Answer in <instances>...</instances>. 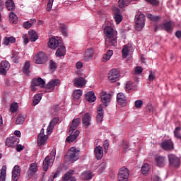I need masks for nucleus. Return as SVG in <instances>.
I'll return each mask as SVG.
<instances>
[{"label": "nucleus", "mask_w": 181, "mask_h": 181, "mask_svg": "<svg viewBox=\"0 0 181 181\" xmlns=\"http://www.w3.org/2000/svg\"><path fill=\"white\" fill-rule=\"evenodd\" d=\"M16 38L13 37H5L4 39V45L5 46H9L10 43H15Z\"/></svg>", "instance_id": "nucleus-34"}, {"label": "nucleus", "mask_w": 181, "mask_h": 181, "mask_svg": "<svg viewBox=\"0 0 181 181\" xmlns=\"http://www.w3.org/2000/svg\"><path fill=\"white\" fill-rule=\"evenodd\" d=\"M162 28L166 32H170L173 29V23L172 21H168L163 24Z\"/></svg>", "instance_id": "nucleus-32"}, {"label": "nucleus", "mask_w": 181, "mask_h": 181, "mask_svg": "<svg viewBox=\"0 0 181 181\" xmlns=\"http://www.w3.org/2000/svg\"><path fill=\"white\" fill-rule=\"evenodd\" d=\"M150 74L148 76V80L149 81H153L155 80V75L152 73V71H149Z\"/></svg>", "instance_id": "nucleus-62"}, {"label": "nucleus", "mask_w": 181, "mask_h": 181, "mask_svg": "<svg viewBox=\"0 0 181 181\" xmlns=\"http://www.w3.org/2000/svg\"><path fill=\"white\" fill-rule=\"evenodd\" d=\"M155 163L158 168H163L166 165V159L162 156L155 157Z\"/></svg>", "instance_id": "nucleus-15"}, {"label": "nucleus", "mask_w": 181, "mask_h": 181, "mask_svg": "<svg viewBox=\"0 0 181 181\" xmlns=\"http://www.w3.org/2000/svg\"><path fill=\"white\" fill-rule=\"evenodd\" d=\"M104 34L105 37V42L110 43L112 46H117V37L115 36V31L111 26H106L104 28Z\"/></svg>", "instance_id": "nucleus-1"}, {"label": "nucleus", "mask_w": 181, "mask_h": 181, "mask_svg": "<svg viewBox=\"0 0 181 181\" xmlns=\"http://www.w3.org/2000/svg\"><path fill=\"white\" fill-rule=\"evenodd\" d=\"M49 67V70H51V71H54V70H56V69H57L56 62H54L53 61H50Z\"/></svg>", "instance_id": "nucleus-50"}, {"label": "nucleus", "mask_w": 181, "mask_h": 181, "mask_svg": "<svg viewBox=\"0 0 181 181\" xmlns=\"http://www.w3.org/2000/svg\"><path fill=\"white\" fill-rule=\"evenodd\" d=\"M148 19H150V21H153V22H158L160 19V16H153L152 14H147Z\"/></svg>", "instance_id": "nucleus-46"}, {"label": "nucleus", "mask_w": 181, "mask_h": 181, "mask_svg": "<svg viewBox=\"0 0 181 181\" xmlns=\"http://www.w3.org/2000/svg\"><path fill=\"white\" fill-rule=\"evenodd\" d=\"M146 2H148V4H151V5H158L159 4V1L158 0H145Z\"/></svg>", "instance_id": "nucleus-61"}, {"label": "nucleus", "mask_w": 181, "mask_h": 181, "mask_svg": "<svg viewBox=\"0 0 181 181\" xmlns=\"http://www.w3.org/2000/svg\"><path fill=\"white\" fill-rule=\"evenodd\" d=\"M115 21L117 25H119V23H121V22H122V16H121V14L115 13Z\"/></svg>", "instance_id": "nucleus-49"}, {"label": "nucleus", "mask_w": 181, "mask_h": 181, "mask_svg": "<svg viewBox=\"0 0 181 181\" xmlns=\"http://www.w3.org/2000/svg\"><path fill=\"white\" fill-rule=\"evenodd\" d=\"M120 77L119 71L117 69H113L108 73L107 79L110 83H117Z\"/></svg>", "instance_id": "nucleus-4"}, {"label": "nucleus", "mask_w": 181, "mask_h": 181, "mask_svg": "<svg viewBox=\"0 0 181 181\" xmlns=\"http://www.w3.org/2000/svg\"><path fill=\"white\" fill-rule=\"evenodd\" d=\"M94 56V49L93 48H88L85 51L83 59L85 62H88L93 59Z\"/></svg>", "instance_id": "nucleus-21"}, {"label": "nucleus", "mask_w": 181, "mask_h": 181, "mask_svg": "<svg viewBox=\"0 0 181 181\" xmlns=\"http://www.w3.org/2000/svg\"><path fill=\"white\" fill-rule=\"evenodd\" d=\"M59 122V118L58 117H55L54 118L49 124H52L53 126L56 125V124H57Z\"/></svg>", "instance_id": "nucleus-63"}, {"label": "nucleus", "mask_w": 181, "mask_h": 181, "mask_svg": "<svg viewBox=\"0 0 181 181\" xmlns=\"http://www.w3.org/2000/svg\"><path fill=\"white\" fill-rule=\"evenodd\" d=\"M59 30L62 32L64 36H67V25L64 24H60Z\"/></svg>", "instance_id": "nucleus-43"}, {"label": "nucleus", "mask_w": 181, "mask_h": 181, "mask_svg": "<svg viewBox=\"0 0 181 181\" xmlns=\"http://www.w3.org/2000/svg\"><path fill=\"white\" fill-rule=\"evenodd\" d=\"M60 84V80L53 79L50 81L45 86V93H52L54 90V87Z\"/></svg>", "instance_id": "nucleus-7"}, {"label": "nucleus", "mask_w": 181, "mask_h": 181, "mask_svg": "<svg viewBox=\"0 0 181 181\" xmlns=\"http://www.w3.org/2000/svg\"><path fill=\"white\" fill-rule=\"evenodd\" d=\"M86 98L88 103H94L95 100H97V97H95V94L93 91L88 92L86 93Z\"/></svg>", "instance_id": "nucleus-29"}, {"label": "nucleus", "mask_w": 181, "mask_h": 181, "mask_svg": "<svg viewBox=\"0 0 181 181\" xmlns=\"http://www.w3.org/2000/svg\"><path fill=\"white\" fill-rule=\"evenodd\" d=\"M56 159V150H52L50 153V156H47L43 160V170L45 172H47L49 170V166H52L53 165V162Z\"/></svg>", "instance_id": "nucleus-2"}, {"label": "nucleus", "mask_w": 181, "mask_h": 181, "mask_svg": "<svg viewBox=\"0 0 181 181\" xmlns=\"http://www.w3.org/2000/svg\"><path fill=\"white\" fill-rule=\"evenodd\" d=\"M114 54V51L108 50L106 54H105L102 58V62L103 63H107L108 60L111 59V57Z\"/></svg>", "instance_id": "nucleus-31"}, {"label": "nucleus", "mask_w": 181, "mask_h": 181, "mask_svg": "<svg viewBox=\"0 0 181 181\" xmlns=\"http://www.w3.org/2000/svg\"><path fill=\"white\" fill-rule=\"evenodd\" d=\"M168 159L170 165H171L173 168H179L180 166V158H177L176 156L169 154Z\"/></svg>", "instance_id": "nucleus-8"}, {"label": "nucleus", "mask_w": 181, "mask_h": 181, "mask_svg": "<svg viewBox=\"0 0 181 181\" xmlns=\"http://www.w3.org/2000/svg\"><path fill=\"white\" fill-rule=\"evenodd\" d=\"M90 121H91V116L90 113H86L82 117V124L85 125V127H88L90 125Z\"/></svg>", "instance_id": "nucleus-28"}, {"label": "nucleus", "mask_w": 181, "mask_h": 181, "mask_svg": "<svg viewBox=\"0 0 181 181\" xmlns=\"http://www.w3.org/2000/svg\"><path fill=\"white\" fill-rule=\"evenodd\" d=\"M46 136L45 135V129H42L40 133L38 134L37 145L42 146L46 142Z\"/></svg>", "instance_id": "nucleus-20"}, {"label": "nucleus", "mask_w": 181, "mask_h": 181, "mask_svg": "<svg viewBox=\"0 0 181 181\" xmlns=\"http://www.w3.org/2000/svg\"><path fill=\"white\" fill-rule=\"evenodd\" d=\"M80 151L77 150L76 147H71L68 151V156L69 158V160L71 162H76V160H78Z\"/></svg>", "instance_id": "nucleus-6"}, {"label": "nucleus", "mask_w": 181, "mask_h": 181, "mask_svg": "<svg viewBox=\"0 0 181 181\" xmlns=\"http://www.w3.org/2000/svg\"><path fill=\"white\" fill-rule=\"evenodd\" d=\"M97 117L96 120L98 124H101L103 122V119H104V110L103 109V105H100L97 107Z\"/></svg>", "instance_id": "nucleus-14"}, {"label": "nucleus", "mask_w": 181, "mask_h": 181, "mask_svg": "<svg viewBox=\"0 0 181 181\" xmlns=\"http://www.w3.org/2000/svg\"><path fill=\"white\" fill-rule=\"evenodd\" d=\"M129 177V170H128V168L125 167H122L118 173L117 180L128 181Z\"/></svg>", "instance_id": "nucleus-5"}, {"label": "nucleus", "mask_w": 181, "mask_h": 181, "mask_svg": "<svg viewBox=\"0 0 181 181\" xmlns=\"http://www.w3.org/2000/svg\"><path fill=\"white\" fill-rule=\"evenodd\" d=\"M62 44V40H56V38H51L49 40L48 46L50 49H53L54 50L57 49V47H60Z\"/></svg>", "instance_id": "nucleus-13"}, {"label": "nucleus", "mask_w": 181, "mask_h": 181, "mask_svg": "<svg viewBox=\"0 0 181 181\" xmlns=\"http://www.w3.org/2000/svg\"><path fill=\"white\" fill-rule=\"evenodd\" d=\"M142 71H144V69H142L141 66H137L134 69V74H141Z\"/></svg>", "instance_id": "nucleus-55"}, {"label": "nucleus", "mask_w": 181, "mask_h": 181, "mask_svg": "<svg viewBox=\"0 0 181 181\" xmlns=\"http://www.w3.org/2000/svg\"><path fill=\"white\" fill-rule=\"evenodd\" d=\"M161 146L165 151H170L173 149V142L170 140H165L162 143Z\"/></svg>", "instance_id": "nucleus-25"}, {"label": "nucleus", "mask_w": 181, "mask_h": 181, "mask_svg": "<svg viewBox=\"0 0 181 181\" xmlns=\"http://www.w3.org/2000/svg\"><path fill=\"white\" fill-rule=\"evenodd\" d=\"M21 176V167L15 165L12 171V179L13 181H18Z\"/></svg>", "instance_id": "nucleus-18"}, {"label": "nucleus", "mask_w": 181, "mask_h": 181, "mask_svg": "<svg viewBox=\"0 0 181 181\" xmlns=\"http://www.w3.org/2000/svg\"><path fill=\"white\" fill-rule=\"evenodd\" d=\"M22 37L24 42V45H28V43H29V38H28V35L24 34L23 35Z\"/></svg>", "instance_id": "nucleus-60"}, {"label": "nucleus", "mask_w": 181, "mask_h": 181, "mask_svg": "<svg viewBox=\"0 0 181 181\" xmlns=\"http://www.w3.org/2000/svg\"><path fill=\"white\" fill-rule=\"evenodd\" d=\"M59 175H60V170H57L55 173H52L51 175V177H52L54 179H56V177H57V176H59Z\"/></svg>", "instance_id": "nucleus-64"}, {"label": "nucleus", "mask_w": 181, "mask_h": 181, "mask_svg": "<svg viewBox=\"0 0 181 181\" xmlns=\"http://www.w3.org/2000/svg\"><path fill=\"white\" fill-rule=\"evenodd\" d=\"M40 100H42V95L40 94L35 95L33 101V105H37V104L40 103Z\"/></svg>", "instance_id": "nucleus-44"}, {"label": "nucleus", "mask_w": 181, "mask_h": 181, "mask_svg": "<svg viewBox=\"0 0 181 181\" xmlns=\"http://www.w3.org/2000/svg\"><path fill=\"white\" fill-rule=\"evenodd\" d=\"M78 135H80V131L76 130L73 134H70V135L66 139V142H68V144L74 142V141H76L78 137Z\"/></svg>", "instance_id": "nucleus-23"}, {"label": "nucleus", "mask_w": 181, "mask_h": 181, "mask_svg": "<svg viewBox=\"0 0 181 181\" xmlns=\"http://www.w3.org/2000/svg\"><path fill=\"white\" fill-rule=\"evenodd\" d=\"M149 164L145 163L144 165H142L141 167V173L143 175H146L149 172Z\"/></svg>", "instance_id": "nucleus-45"}, {"label": "nucleus", "mask_w": 181, "mask_h": 181, "mask_svg": "<svg viewBox=\"0 0 181 181\" xmlns=\"http://www.w3.org/2000/svg\"><path fill=\"white\" fill-rule=\"evenodd\" d=\"M11 59L13 62V63H19V56H18V54H14L11 57Z\"/></svg>", "instance_id": "nucleus-59"}, {"label": "nucleus", "mask_w": 181, "mask_h": 181, "mask_svg": "<svg viewBox=\"0 0 181 181\" xmlns=\"http://www.w3.org/2000/svg\"><path fill=\"white\" fill-rule=\"evenodd\" d=\"M126 89L128 90V91H131V90H134V83L129 81L126 84Z\"/></svg>", "instance_id": "nucleus-54"}, {"label": "nucleus", "mask_w": 181, "mask_h": 181, "mask_svg": "<svg viewBox=\"0 0 181 181\" xmlns=\"http://www.w3.org/2000/svg\"><path fill=\"white\" fill-rule=\"evenodd\" d=\"M94 153L98 160L103 159V156L104 155V150H103V147H101V146H96L94 149Z\"/></svg>", "instance_id": "nucleus-19"}, {"label": "nucleus", "mask_w": 181, "mask_h": 181, "mask_svg": "<svg viewBox=\"0 0 181 181\" xmlns=\"http://www.w3.org/2000/svg\"><path fill=\"white\" fill-rule=\"evenodd\" d=\"M74 84L76 87H84L87 84V81L83 77H78L74 80Z\"/></svg>", "instance_id": "nucleus-24"}, {"label": "nucleus", "mask_w": 181, "mask_h": 181, "mask_svg": "<svg viewBox=\"0 0 181 181\" xmlns=\"http://www.w3.org/2000/svg\"><path fill=\"white\" fill-rule=\"evenodd\" d=\"M117 103H119L120 105H122V107H125V105L128 104V101L127 100V97L122 93H119L117 95Z\"/></svg>", "instance_id": "nucleus-16"}, {"label": "nucleus", "mask_w": 181, "mask_h": 181, "mask_svg": "<svg viewBox=\"0 0 181 181\" xmlns=\"http://www.w3.org/2000/svg\"><path fill=\"white\" fill-rule=\"evenodd\" d=\"M106 164L105 163H102L99 167H98V173H103L104 170H105V168H106Z\"/></svg>", "instance_id": "nucleus-51"}, {"label": "nucleus", "mask_w": 181, "mask_h": 181, "mask_svg": "<svg viewBox=\"0 0 181 181\" xmlns=\"http://www.w3.org/2000/svg\"><path fill=\"white\" fill-rule=\"evenodd\" d=\"M180 131H181L180 127L175 128L174 131V135L175 138H177V139H181Z\"/></svg>", "instance_id": "nucleus-47"}, {"label": "nucleus", "mask_w": 181, "mask_h": 181, "mask_svg": "<svg viewBox=\"0 0 181 181\" xmlns=\"http://www.w3.org/2000/svg\"><path fill=\"white\" fill-rule=\"evenodd\" d=\"M35 172H37V164H36V163H33L30 164L27 171V176L30 178L35 175Z\"/></svg>", "instance_id": "nucleus-17"}, {"label": "nucleus", "mask_w": 181, "mask_h": 181, "mask_svg": "<svg viewBox=\"0 0 181 181\" xmlns=\"http://www.w3.org/2000/svg\"><path fill=\"white\" fill-rule=\"evenodd\" d=\"M19 144V139L16 136H11L6 139V146H16Z\"/></svg>", "instance_id": "nucleus-12"}, {"label": "nucleus", "mask_w": 181, "mask_h": 181, "mask_svg": "<svg viewBox=\"0 0 181 181\" xmlns=\"http://www.w3.org/2000/svg\"><path fill=\"white\" fill-rule=\"evenodd\" d=\"M10 68L11 64L8 61H2L0 64V74L6 76V73Z\"/></svg>", "instance_id": "nucleus-11"}, {"label": "nucleus", "mask_w": 181, "mask_h": 181, "mask_svg": "<svg viewBox=\"0 0 181 181\" xmlns=\"http://www.w3.org/2000/svg\"><path fill=\"white\" fill-rule=\"evenodd\" d=\"M81 177L83 180H89L93 177V174L90 171H86L81 175Z\"/></svg>", "instance_id": "nucleus-39"}, {"label": "nucleus", "mask_w": 181, "mask_h": 181, "mask_svg": "<svg viewBox=\"0 0 181 181\" xmlns=\"http://www.w3.org/2000/svg\"><path fill=\"white\" fill-rule=\"evenodd\" d=\"M66 54V47L64 45H61L60 47L56 52V56L57 57H62Z\"/></svg>", "instance_id": "nucleus-30"}, {"label": "nucleus", "mask_w": 181, "mask_h": 181, "mask_svg": "<svg viewBox=\"0 0 181 181\" xmlns=\"http://www.w3.org/2000/svg\"><path fill=\"white\" fill-rule=\"evenodd\" d=\"M130 52H131V45H124L123 49L122 50V54L123 59H127Z\"/></svg>", "instance_id": "nucleus-27"}, {"label": "nucleus", "mask_w": 181, "mask_h": 181, "mask_svg": "<svg viewBox=\"0 0 181 181\" xmlns=\"http://www.w3.org/2000/svg\"><path fill=\"white\" fill-rule=\"evenodd\" d=\"M134 105L137 109L142 108V105H144V102L141 100H136L134 103Z\"/></svg>", "instance_id": "nucleus-52"}, {"label": "nucleus", "mask_w": 181, "mask_h": 181, "mask_svg": "<svg viewBox=\"0 0 181 181\" xmlns=\"http://www.w3.org/2000/svg\"><path fill=\"white\" fill-rule=\"evenodd\" d=\"M18 103H13L10 106V112H16L18 111Z\"/></svg>", "instance_id": "nucleus-48"}, {"label": "nucleus", "mask_w": 181, "mask_h": 181, "mask_svg": "<svg viewBox=\"0 0 181 181\" xmlns=\"http://www.w3.org/2000/svg\"><path fill=\"white\" fill-rule=\"evenodd\" d=\"M28 33L30 36V40H31V42H36L37 39L39 37H37L36 32L33 30H30Z\"/></svg>", "instance_id": "nucleus-38"}, {"label": "nucleus", "mask_w": 181, "mask_h": 181, "mask_svg": "<svg viewBox=\"0 0 181 181\" xmlns=\"http://www.w3.org/2000/svg\"><path fill=\"white\" fill-rule=\"evenodd\" d=\"M53 128H54V126H53L52 124L49 123L47 128V133L48 135H50L52 134V131H53Z\"/></svg>", "instance_id": "nucleus-56"}, {"label": "nucleus", "mask_w": 181, "mask_h": 181, "mask_svg": "<svg viewBox=\"0 0 181 181\" xmlns=\"http://www.w3.org/2000/svg\"><path fill=\"white\" fill-rule=\"evenodd\" d=\"M25 122V117L23 115H19L16 120L17 125H22Z\"/></svg>", "instance_id": "nucleus-42"}, {"label": "nucleus", "mask_w": 181, "mask_h": 181, "mask_svg": "<svg viewBox=\"0 0 181 181\" xmlns=\"http://www.w3.org/2000/svg\"><path fill=\"white\" fill-rule=\"evenodd\" d=\"M6 179V167L3 165L0 172V181H5Z\"/></svg>", "instance_id": "nucleus-37"}, {"label": "nucleus", "mask_w": 181, "mask_h": 181, "mask_svg": "<svg viewBox=\"0 0 181 181\" xmlns=\"http://www.w3.org/2000/svg\"><path fill=\"white\" fill-rule=\"evenodd\" d=\"M83 95V91L80 89L75 90L73 93L74 100H78Z\"/></svg>", "instance_id": "nucleus-40"}, {"label": "nucleus", "mask_w": 181, "mask_h": 181, "mask_svg": "<svg viewBox=\"0 0 181 181\" xmlns=\"http://www.w3.org/2000/svg\"><path fill=\"white\" fill-rule=\"evenodd\" d=\"M29 69H30V62L29 61H27L24 64L23 73H24V74H26V76H29V74H30V70H29Z\"/></svg>", "instance_id": "nucleus-36"}, {"label": "nucleus", "mask_w": 181, "mask_h": 181, "mask_svg": "<svg viewBox=\"0 0 181 181\" xmlns=\"http://www.w3.org/2000/svg\"><path fill=\"white\" fill-rule=\"evenodd\" d=\"M6 6L8 11H15V3L13 2V0H7L6 1Z\"/></svg>", "instance_id": "nucleus-35"}, {"label": "nucleus", "mask_w": 181, "mask_h": 181, "mask_svg": "<svg viewBox=\"0 0 181 181\" xmlns=\"http://www.w3.org/2000/svg\"><path fill=\"white\" fill-rule=\"evenodd\" d=\"M138 0H119V8H124V6H128L129 4L132 2H136Z\"/></svg>", "instance_id": "nucleus-33"}, {"label": "nucleus", "mask_w": 181, "mask_h": 181, "mask_svg": "<svg viewBox=\"0 0 181 181\" xmlns=\"http://www.w3.org/2000/svg\"><path fill=\"white\" fill-rule=\"evenodd\" d=\"M46 60V54L45 52H40L33 57V62L36 64H42Z\"/></svg>", "instance_id": "nucleus-10"}, {"label": "nucleus", "mask_w": 181, "mask_h": 181, "mask_svg": "<svg viewBox=\"0 0 181 181\" xmlns=\"http://www.w3.org/2000/svg\"><path fill=\"white\" fill-rule=\"evenodd\" d=\"M103 146L105 149V153H107V152L108 151V148H110V144L108 143L107 141H104Z\"/></svg>", "instance_id": "nucleus-58"}, {"label": "nucleus", "mask_w": 181, "mask_h": 181, "mask_svg": "<svg viewBox=\"0 0 181 181\" xmlns=\"http://www.w3.org/2000/svg\"><path fill=\"white\" fill-rule=\"evenodd\" d=\"M33 26L32 25V23L29 22V21H26V22H24L23 23V27L25 28V29H30V27Z\"/></svg>", "instance_id": "nucleus-57"}, {"label": "nucleus", "mask_w": 181, "mask_h": 181, "mask_svg": "<svg viewBox=\"0 0 181 181\" xmlns=\"http://www.w3.org/2000/svg\"><path fill=\"white\" fill-rule=\"evenodd\" d=\"M100 98L103 105H105V107H108V105L111 103V94L105 91H102L100 93Z\"/></svg>", "instance_id": "nucleus-9"}, {"label": "nucleus", "mask_w": 181, "mask_h": 181, "mask_svg": "<svg viewBox=\"0 0 181 181\" xmlns=\"http://www.w3.org/2000/svg\"><path fill=\"white\" fill-rule=\"evenodd\" d=\"M9 21L11 23H16L18 22V16L13 12L9 13Z\"/></svg>", "instance_id": "nucleus-41"}, {"label": "nucleus", "mask_w": 181, "mask_h": 181, "mask_svg": "<svg viewBox=\"0 0 181 181\" xmlns=\"http://www.w3.org/2000/svg\"><path fill=\"white\" fill-rule=\"evenodd\" d=\"M80 124V118H76L72 121V124L69 129V134H73L75 129H77L78 124Z\"/></svg>", "instance_id": "nucleus-26"}, {"label": "nucleus", "mask_w": 181, "mask_h": 181, "mask_svg": "<svg viewBox=\"0 0 181 181\" xmlns=\"http://www.w3.org/2000/svg\"><path fill=\"white\" fill-rule=\"evenodd\" d=\"M31 84L33 86H35L37 87H41L43 88L45 86H46V82L42 78H34L33 79Z\"/></svg>", "instance_id": "nucleus-22"}, {"label": "nucleus", "mask_w": 181, "mask_h": 181, "mask_svg": "<svg viewBox=\"0 0 181 181\" xmlns=\"http://www.w3.org/2000/svg\"><path fill=\"white\" fill-rule=\"evenodd\" d=\"M53 2H54V0H48V3L47 4V12H50V11H52V6H53Z\"/></svg>", "instance_id": "nucleus-53"}, {"label": "nucleus", "mask_w": 181, "mask_h": 181, "mask_svg": "<svg viewBox=\"0 0 181 181\" xmlns=\"http://www.w3.org/2000/svg\"><path fill=\"white\" fill-rule=\"evenodd\" d=\"M145 27V15L139 13L136 16V30L141 32Z\"/></svg>", "instance_id": "nucleus-3"}]
</instances>
